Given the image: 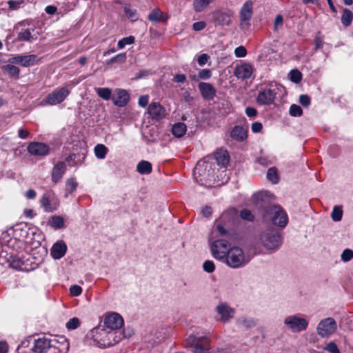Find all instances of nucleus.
Returning a JSON list of instances; mask_svg holds the SVG:
<instances>
[{
	"label": "nucleus",
	"mask_w": 353,
	"mask_h": 353,
	"mask_svg": "<svg viewBox=\"0 0 353 353\" xmlns=\"http://www.w3.org/2000/svg\"><path fill=\"white\" fill-rule=\"evenodd\" d=\"M91 336L98 347L105 348L118 343L125 336L121 330L96 327L91 330Z\"/></svg>",
	"instance_id": "nucleus-1"
},
{
	"label": "nucleus",
	"mask_w": 353,
	"mask_h": 353,
	"mask_svg": "<svg viewBox=\"0 0 353 353\" xmlns=\"http://www.w3.org/2000/svg\"><path fill=\"white\" fill-rule=\"evenodd\" d=\"M250 260L251 256L248 253L238 246H233L230 248L223 262L231 268L237 269L245 266Z\"/></svg>",
	"instance_id": "nucleus-2"
},
{
	"label": "nucleus",
	"mask_w": 353,
	"mask_h": 353,
	"mask_svg": "<svg viewBox=\"0 0 353 353\" xmlns=\"http://www.w3.org/2000/svg\"><path fill=\"white\" fill-rule=\"evenodd\" d=\"M259 242L269 252H274L282 244V238L280 233L273 228H270L261 232L259 236Z\"/></svg>",
	"instance_id": "nucleus-3"
},
{
	"label": "nucleus",
	"mask_w": 353,
	"mask_h": 353,
	"mask_svg": "<svg viewBox=\"0 0 353 353\" xmlns=\"http://www.w3.org/2000/svg\"><path fill=\"white\" fill-rule=\"evenodd\" d=\"M210 333L203 336H189L186 339V344L192 348L193 353H209L210 345Z\"/></svg>",
	"instance_id": "nucleus-4"
},
{
	"label": "nucleus",
	"mask_w": 353,
	"mask_h": 353,
	"mask_svg": "<svg viewBox=\"0 0 353 353\" xmlns=\"http://www.w3.org/2000/svg\"><path fill=\"white\" fill-rule=\"evenodd\" d=\"M264 216L269 219L274 225L281 228H284L288 223L286 212L279 205H274L267 208Z\"/></svg>",
	"instance_id": "nucleus-5"
},
{
	"label": "nucleus",
	"mask_w": 353,
	"mask_h": 353,
	"mask_svg": "<svg viewBox=\"0 0 353 353\" xmlns=\"http://www.w3.org/2000/svg\"><path fill=\"white\" fill-rule=\"evenodd\" d=\"M212 172L211 163L205 160H200L194 169L193 175L199 183L203 185L212 180Z\"/></svg>",
	"instance_id": "nucleus-6"
},
{
	"label": "nucleus",
	"mask_w": 353,
	"mask_h": 353,
	"mask_svg": "<svg viewBox=\"0 0 353 353\" xmlns=\"http://www.w3.org/2000/svg\"><path fill=\"white\" fill-rule=\"evenodd\" d=\"M285 325L292 332H301L305 331L309 325L308 321L301 314H293L285 317Z\"/></svg>",
	"instance_id": "nucleus-7"
},
{
	"label": "nucleus",
	"mask_w": 353,
	"mask_h": 353,
	"mask_svg": "<svg viewBox=\"0 0 353 353\" xmlns=\"http://www.w3.org/2000/svg\"><path fill=\"white\" fill-rule=\"evenodd\" d=\"M210 250L212 256L216 259L223 261L227 256L228 252H229L230 248L229 242L225 239H217L212 241V238L210 239Z\"/></svg>",
	"instance_id": "nucleus-8"
},
{
	"label": "nucleus",
	"mask_w": 353,
	"mask_h": 353,
	"mask_svg": "<svg viewBox=\"0 0 353 353\" xmlns=\"http://www.w3.org/2000/svg\"><path fill=\"white\" fill-rule=\"evenodd\" d=\"M336 330V321L332 317H327L321 320L316 327L317 334L322 338L329 337L333 334Z\"/></svg>",
	"instance_id": "nucleus-9"
},
{
	"label": "nucleus",
	"mask_w": 353,
	"mask_h": 353,
	"mask_svg": "<svg viewBox=\"0 0 353 353\" xmlns=\"http://www.w3.org/2000/svg\"><path fill=\"white\" fill-rule=\"evenodd\" d=\"M5 263H7L9 267L17 270L28 271L25 262L19 256L2 251L0 253V263L4 265Z\"/></svg>",
	"instance_id": "nucleus-10"
},
{
	"label": "nucleus",
	"mask_w": 353,
	"mask_h": 353,
	"mask_svg": "<svg viewBox=\"0 0 353 353\" xmlns=\"http://www.w3.org/2000/svg\"><path fill=\"white\" fill-rule=\"evenodd\" d=\"M70 90L63 87L48 94L42 103L44 105H56L63 102L70 94Z\"/></svg>",
	"instance_id": "nucleus-11"
},
{
	"label": "nucleus",
	"mask_w": 353,
	"mask_h": 353,
	"mask_svg": "<svg viewBox=\"0 0 353 353\" xmlns=\"http://www.w3.org/2000/svg\"><path fill=\"white\" fill-rule=\"evenodd\" d=\"M40 204L46 212H53L58 208L59 203L53 192H48L41 197Z\"/></svg>",
	"instance_id": "nucleus-12"
},
{
	"label": "nucleus",
	"mask_w": 353,
	"mask_h": 353,
	"mask_svg": "<svg viewBox=\"0 0 353 353\" xmlns=\"http://www.w3.org/2000/svg\"><path fill=\"white\" fill-rule=\"evenodd\" d=\"M253 2L250 0L245 1L240 10V26L245 29L250 25L253 14Z\"/></svg>",
	"instance_id": "nucleus-13"
},
{
	"label": "nucleus",
	"mask_w": 353,
	"mask_h": 353,
	"mask_svg": "<svg viewBox=\"0 0 353 353\" xmlns=\"http://www.w3.org/2000/svg\"><path fill=\"white\" fill-rule=\"evenodd\" d=\"M38 60L37 56L35 54H17L10 58L8 62L19 64L23 67H29L37 64Z\"/></svg>",
	"instance_id": "nucleus-14"
},
{
	"label": "nucleus",
	"mask_w": 353,
	"mask_h": 353,
	"mask_svg": "<svg viewBox=\"0 0 353 353\" xmlns=\"http://www.w3.org/2000/svg\"><path fill=\"white\" fill-rule=\"evenodd\" d=\"M276 95L275 88H266L259 91L256 101L260 105H270L274 102Z\"/></svg>",
	"instance_id": "nucleus-15"
},
{
	"label": "nucleus",
	"mask_w": 353,
	"mask_h": 353,
	"mask_svg": "<svg viewBox=\"0 0 353 353\" xmlns=\"http://www.w3.org/2000/svg\"><path fill=\"white\" fill-rule=\"evenodd\" d=\"M216 312L220 316L219 321L227 323L234 317V309L226 303H221L216 307Z\"/></svg>",
	"instance_id": "nucleus-16"
},
{
	"label": "nucleus",
	"mask_w": 353,
	"mask_h": 353,
	"mask_svg": "<svg viewBox=\"0 0 353 353\" xmlns=\"http://www.w3.org/2000/svg\"><path fill=\"white\" fill-rule=\"evenodd\" d=\"M104 324L110 330H120L119 329L123 325V319L120 314L112 313L105 316Z\"/></svg>",
	"instance_id": "nucleus-17"
},
{
	"label": "nucleus",
	"mask_w": 353,
	"mask_h": 353,
	"mask_svg": "<svg viewBox=\"0 0 353 353\" xmlns=\"http://www.w3.org/2000/svg\"><path fill=\"white\" fill-rule=\"evenodd\" d=\"M148 113L153 120L160 121L165 118L166 110L159 103L152 102L148 105Z\"/></svg>",
	"instance_id": "nucleus-18"
},
{
	"label": "nucleus",
	"mask_w": 353,
	"mask_h": 353,
	"mask_svg": "<svg viewBox=\"0 0 353 353\" xmlns=\"http://www.w3.org/2000/svg\"><path fill=\"white\" fill-rule=\"evenodd\" d=\"M50 147L41 142H31L28 146V151L34 156H46L50 152Z\"/></svg>",
	"instance_id": "nucleus-19"
},
{
	"label": "nucleus",
	"mask_w": 353,
	"mask_h": 353,
	"mask_svg": "<svg viewBox=\"0 0 353 353\" xmlns=\"http://www.w3.org/2000/svg\"><path fill=\"white\" fill-rule=\"evenodd\" d=\"M253 72V68L249 63H244L240 65H236L234 68V76L241 80L250 79Z\"/></svg>",
	"instance_id": "nucleus-20"
},
{
	"label": "nucleus",
	"mask_w": 353,
	"mask_h": 353,
	"mask_svg": "<svg viewBox=\"0 0 353 353\" xmlns=\"http://www.w3.org/2000/svg\"><path fill=\"white\" fill-rule=\"evenodd\" d=\"M112 100L115 105L123 107L129 101V94L125 90L117 89L112 95Z\"/></svg>",
	"instance_id": "nucleus-21"
},
{
	"label": "nucleus",
	"mask_w": 353,
	"mask_h": 353,
	"mask_svg": "<svg viewBox=\"0 0 353 353\" xmlns=\"http://www.w3.org/2000/svg\"><path fill=\"white\" fill-rule=\"evenodd\" d=\"M198 87L204 99L212 100L215 97L216 90L210 83L201 82L199 83Z\"/></svg>",
	"instance_id": "nucleus-22"
},
{
	"label": "nucleus",
	"mask_w": 353,
	"mask_h": 353,
	"mask_svg": "<svg viewBox=\"0 0 353 353\" xmlns=\"http://www.w3.org/2000/svg\"><path fill=\"white\" fill-rule=\"evenodd\" d=\"M51 344H53V339L46 337L39 338L34 340L33 351L35 353H46Z\"/></svg>",
	"instance_id": "nucleus-23"
},
{
	"label": "nucleus",
	"mask_w": 353,
	"mask_h": 353,
	"mask_svg": "<svg viewBox=\"0 0 353 353\" xmlns=\"http://www.w3.org/2000/svg\"><path fill=\"white\" fill-rule=\"evenodd\" d=\"M67 249V245L63 241H58L51 248V256L54 259H60L65 254Z\"/></svg>",
	"instance_id": "nucleus-24"
},
{
	"label": "nucleus",
	"mask_w": 353,
	"mask_h": 353,
	"mask_svg": "<svg viewBox=\"0 0 353 353\" xmlns=\"http://www.w3.org/2000/svg\"><path fill=\"white\" fill-rule=\"evenodd\" d=\"M232 12L216 11L213 13V19L216 24L228 26L231 23Z\"/></svg>",
	"instance_id": "nucleus-25"
},
{
	"label": "nucleus",
	"mask_w": 353,
	"mask_h": 353,
	"mask_svg": "<svg viewBox=\"0 0 353 353\" xmlns=\"http://www.w3.org/2000/svg\"><path fill=\"white\" fill-rule=\"evenodd\" d=\"M169 19L167 13L162 12L159 8L153 9L148 16V19L154 23L165 22Z\"/></svg>",
	"instance_id": "nucleus-26"
},
{
	"label": "nucleus",
	"mask_w": 353,
	"mask_h": 353,
	"mask_svg": "<svg viewBox=\"0 0 353 353\" xmlns=\"http://www.w3.org/2000/svg\"><path fill=\"white\" fill-rule=\"evenodd\" d=\"M230 137L235 141H243L248 137V130L243 126L236 125L232 129Z\"/></svg>",
	"instance_id": "nucleus-27"
},
{
	"label": "nucleus",
	"mask_w": 353,
	"mask_h": 353,
	"mask_svg": "<svg viewBox=\"0 0 353 353\" xmlns=\"http://www.w3.org/2000/svg\"><path fill=\"white\" fill-rule=\"evenodd\" d=\"M66 170V165L64 162H59L57 163L52 172V180L54 183H57L63 176Z\"/></svg>",
	"instance_id": "nucleus-28"
},
{
	"label": "nucleus",
	"mask_w": 353,
	"mask_h": 353,
	"mask_svg": "<svg viewBox=\"0 0 353 353\" xmlns=\"http://www.w3.org/2000/svg\"><path fill=\"white\" fill-rule=\"evenodd\" d=\"M214 158L217 164L221 167H225L229 163V154L226 150H218L214 155Z\"/></svg>",
	"instance_id": "nucleus-29"
},
{
	"label": "nucleus",
	"mask_w": 353,
	"mask_h": 353,
	"mask_svg": "<svg viewBox=\"0 0 353 353\" xmlns=\"http://www.w3.org/2000/svg\"><path fill=\"white\" fill-rule=\"evenodd\" d=\"M48 225L54 230H59L65 228L63 218L61 216L54 215L48 220Z\"/></svg>",
	"instance_id": "nucleus-30"
},
{
	"label": "nucleus",
	"mask_w": 353,
	"mask_h": 353,
	"mask_svg": "<svg viewBox=\"0 0 353 353\" xmlns=\"http://www.w3.org/2000/svg\"><path fill=\"white\" fill-rule=\"evenodd\" d=\"M84 159V154H72L69 155L65 160L70 166H77L81 165Z\"/></svg>",
	"instance_id": "nucleus-31"
},
{
	"label": "nucleus",
	"mask_w": 353,
	"mask_h": 353,
	"mask_svg": "<svg viewBox=\"0 0 353 353\" xmlns=\"http://www.w3.org/2000/svg\"><path fill=\"white\" fill-rule=\"evenodd\" d=\"M37 37L32 34L30 29L26 28L21 30L18 34L17 39L20 41L32 42L37 39Z\"/></svg>",
	"instance_id": "nucleus-32"
},
{
	"label": "nucleus",
	"mask_w": 353,
	"mask_h": 353,
	"mask_svg": "<svg viewBox=\"0 0 353 353\" xmlns=\"http://www.w3.org/2000/svg\"><path fill=\"white\" fill-rule=\"evenodd\" d=\"M187 131V127L185 123L179 122L175 123L172 128V132L176 137H183Z\"/></svg>",
	"instance_id": "nucleus-33"
},
{
	"label": "nucleus",
	"mask_w": 353,
	"mask_h": 353,
	"mask_svg": "<svg viewBox=\"0 0 353 353\" xmlns=\"http://www.w3.org/2000/svg\"><path fill=\"white\" fill-rule=\"evenodd\" d=\"M137 171L141 174H148L152 172V164L149 161H141L137 166Z\"/></svg>",
	"instance_id": "nucleus-34"
},
{
	"label": "nucleus",
	"mask_w": 353,
	"mask_h": 353,
	"mask_svg": "<svg viewBox=\"0 0 353 353\" xmlns=\"http://www.w3.org/2000/svg\"><path fill=\"white\" fill-rule=\"evenodd\" d=\"M270 193L268 191H261L254 193L252 196V198L256 205H261L260 203L261 202L262 205L263 203L265 202V200L270 197Z\"/></svg>",
	"instance_id": "nucleus-35"
},
{
	"label": "nucleus",
	"mask_w": 353,
	"mask_h": 353,
	"mask_svg": "<svg viewBox=\"0 0 353 353\" xmlns=\"http://www.w3.org/2000/svg\"><path fill=\"white\" fill-rule=\"evenodd\" d=\"M353 19V12L347 8L343 10L341 15V23L345 27L350 26Z\"/></svg>",
	"instance_id": "nucleus-36"
},
{
	"label": "nucleus",
	"mask_w": 353,
	"mask_h": 353,
	"mask_svg": "<svg viewBox=\"0 0 353 353\" xmlns=\"http://www.w3.org/2000/svg\"><path fill=\"white\" fill-rule=\"evenodd\" d=\"M95 91L98 96L103 100L108 101L112 99V90L108 88H97Z\"/></svg>",
	"instance_id": "nucleus-37"
},
{
	"label": "nucleus",
	"mask_w": 353,
	"mask_h": 353,
	"mask_svg": "<svg viewBox=\"0 0 353 353\" xmlns=\"http://www.w3.org/2000/svg\"><path fill=\"white\" fill-rule=\"evenodd\" d=\"M95 156L99 159H105L108 149L103 144H97L94 149Z\"/></svg>",
	"instance_id": "nucleus-38"
},
{
	"label": "nucleus",
	"mask_w": 353,
	"mask_h": 353,
	"mask_svg": "<svg viewBox=\"0 0 353 353\" xmlns=\"http://www.w3.org/2000/svg\"><path fill=\"white\" fill-rule=\"evenodd\" d=\"M212 0H194L193 8L195 12H202Z\"/></svg>",
	"instance_id": "nucleus-39"
},
{
	"label": "nucleus",
	"mask_w": 353,
	"mask_h": 353,
	"mask_svg": "<svg viewBox=\"0 0 353 353\" xmlns=\"http://www.w3.org/2000/svg\"><path fill=\"white\" fill-rule=\"evenodd\" d=\"M124 12L126 17L132 21H136L139 19V14L137 10L131 8L129 6H124Z\"/></svg>",
	"instance_id": "nucleus-40"
},
{
	"label": "nucleus",
	"mask_w": 353,
	"mask_h": 353,
	"mask_svg": "<svg viewBox=\"0 0 353 353\" xmlns=\"http://www.w3.org/2000/svg\"><path fill=\"white\" fill-rule=\"evenodd\" d=\"M2 69L7 72L11 77H19L20 70L18 67L12 64H7L3 65Z\"/></svg>",
	"instance_id": "nucleus-41"
},
{
	"label": "nucleus",
	"mask_w": 353,
	"mask_h": 353,
	"mask_svg": "<svg viewBox=\"0 0 353 353\" xmlns=\"http://www.w3.org/2000/svg\"><path fill=\"white\" fill-rule=\"evenodd\" d=\"M342 216H343V210H342L341 206H339V205L334 206L332 213H331L332 219L335 222H338L342 219Z\"/></svg>",
	"instance_id": "nucleus-42"
},
{
	"label": "nucleus",
	"mask_w": 353,
	"mask_h": 353,
	"mask_svg": "<svg viewBox=\"0 0 353 353\" xmlns=\"http://www.w3.org/2000/svg\"><path fill=\"white\" fill-rule=\"evenodd\" d=\"M66 188H65V196H68V194H72L77 188L78 183L76 180L73 178L69 179L66 181Z\"/></svg>",
	"instance_id": "nucleus-43"
},
{
	"label": "nucleus",
	"mask_w": 353,
	"mask_h": 353,
	"mask_svg": "<svg viewBox=\"0 0 353 353\" xmlns=\"http://www.w3.org/2000/svg\"><path fill=\"white\" fill-rule=\"evenodd\" d=\"M238 323L246 328L253 327L256 325V321L252 318H241L238 319Z\"/></svg>",
	"instance_id": "nucleus-44"
},
{
	"label": "nucleus",
	"mask_w": 353,
	"mask_h": 353,
	"mask_svg": "<svg viewBox=\"0 0 353 353\" xmlns=\"http://www.w3.org/2000/svg\"><path fill=\"white\" fill-rule=\"evenodd\" d=\"M267 178L274 184L279 182V176L276 168L272 167L268 169L267 172Z\"/></svg>",
	"instance_id": "nucleus-45"
},
{
	"label": "nucleus",
	"mask_w": 353,
	"mask_h": 353,
	"mask_svg": "<svg viewBox=\"0 0 353 353\" xmlns=\"http://www.w3.org/2000/svg\"><path fill=\"white\" fill-rule=\"evenodd\" d=\"M134 37L133 36H129L120 39L118 41L117 46L119 49L123 48L127 45L132 44L134 42Z\"/></svg>",
	"instance_id": "nucleus-46"
},
{
	"label": "nucleus",
	"mask_w": 353,
	"mask_h": 353,
	"mask_svg": "<svg viewBox=\"0 0 353 353\" xmlns=\"http://www.w3.org/2000/svg\"><path fill=\"white\" fill-rule=\"evenodd\" d=\"M80 325V321L77 317L70 319L65 324V327L69 330H75Z\"/></svg>",
	"instance_id": "nucleus-47"
},
{
	"label": "nucleus",
	"mask_w": 353,
	"mask_h": 353,
	"mask_svg": "<svg viewBox=\"0 0 353 353\" xmlns=\"http://www.w3.org/2000/svg\"><path fill=\"white\" fill-rule=\"evenodd\" d=\"M126 61V54L125 52L118 54L117 55L111 58L108 61V64L113 63H123Z\"/></svg>",
	"instance_id": "nucleus-48"
},
{
	"label": "nucleus",
	"mask_w": 353,
	"mask_h": 353,
	"mask_svg": "<svg viewBox=\"0 0 353 353\" xmlns=\"http://www.w3.org/2000/svg\"><path fill=\"white\" fill-rule=\"evenodd\" d=\"M290 79L294 83H299L302 79V74L298 70H292L289 74Z\"/></svg>",
	"instance_id": "nucleus-49"
},
{
	"label": "nucleus",
	"mask_w": 353,
	"mask_h": 353,
	"mask_svg": "<svg viewBox=\"0 0 353 353\" xmlns=\"http://www.w3.org/2000/svg\"><path fill=\"white\" fill-rule=\"evenodd\" d=\"M289 112L292 117H300L303 114V110L299 105L293 104L290 106Z\"/></svg>",
	"instance_id": "nucleus-50"
},
{
	"label": "nucleus",
	"mask_w": 353,
	"mask_h": 353,
	"mask_svg": "<svg viewBox=\"0 0 353 353\" xmlns=\"http://www.w3.org/2000/svg\"><path fill=\"white\" fill-rule=\"evenodd\" d=\"M341 260L343 262H348L353 259V251L350 249H345L341 255Z\"/></svg>",
	"instance_id": "nucleus-51"
},
{
	"label": "nucleus",
	"mask_w": 353,
	"mask_h": 353,
	"mask_svg": "<svg viewBox=\"0 0 353 353\" xmlns=\"http://www.w3.org/2000/svg\"><path fill=\"white\" fill-rule=\"evenodd\" d=\"M203 269L208 273H212L215 270V265L212 261L207 260L203 263Z\"/></svg>",
	"instance_id": "nucleus-52"
},
{
	"label": "nucleus",
	"mask_w": 353,
	"mask_h": 353,
	"mask_svg": "<svg viewBox=\"0 0 353 353\" xmlns=\"http://www.w3.org/2000/svg\"><path fill=\"white\" fill-rule=\"evenodd\" d=\"M58 342L53 339V344H51L48 349L46 353H65L63 352L62 350L57 346Z\"/></svg>",
	"instance_id": "nucleus-53"
},
{
	"label": "nucleus",
	"mask_w": 353,
	"mask_h": 353,
	"mask_svg": "<svg viewBox=\"0 0 353 353\" xmlns=\"http://www.w3.org/2000/svg\"><path fill=\"white\" fill-rule=\"evenodd\" d=\"M240 216H241V219L246 220V221H252L254 219V216L252 215L250 210H249L248 209H243V210H241V213H240Z\"/></svg>",
	"instance_id": "nucleus-54"
},
{
	"label": "nucleus",
	"mask_w": 353,
	"mask_h": 353,
	"mask_svg": "<svg viewBox=\"0 0 353 353\" xmlns=\"http://www.w3.org/2000/svg\"><path fill=\"white\" fill-rule=\"evenodd\" d=\"M324 350L330 353H341L336 344L333 341L328 343Z\"/></svg>",
	"instance_id": "nucleus-55"
},
{
	"label": "nucleus",
	"mask_w": 353,
	"mask_h": 353,
	"mask_svg": "<svg viewBox=\"0 0 353 353\" xmlns=\"http://www.w3.org/2000/svg\"><path fill=\"white\" fill-rule=\"evenodd\" d=\"M70 293L72 296H78L82 293V288L77 285H73L70 288Z\"/></svg>",
	"instance_id": "nucleus-56"
},
{
	"label": "nucleus",
	"mask_w": 353,
	"mask_h": 353,
	"mask_svg": "<svg viewBox=\"0 0 353 353\" xmlns=\"http://www.w3.org/2000/svg\"><path fill=\"white\" fill-rule=\"evenodd\" d=\"M314 43L315 46V50L320 49L323 47L324 43L323 38L320 33L316 34V36L315 37Z\"/></svg>",
	"instance_id": "nucleus-57"
},
{
	"label": "nucleus",
	"mask_w": 353,
	"mask_h": 353,
	"mask_svg": "<svg viewBox=\"0 0 353 353\" xmlns=\"http://www.w3.org/2000/svg\"><path fill=\"white\" fill-rule=\"evenodd\" d=\"M234 54L238 58H242L246 56L247 51L245 47L239 46L234 50Z\"/></svg>",
	"instance_id": "nucleus-58"
},
{
	"label": "nucleus",
	"mask_w": 353,
	"mask_h": 353,
	"mask_svg": "<svg viewBox=\"0 0 353 353\" xmlns=\"http://www.w3.org/2000/svg\"><path fill=\"white\" fill-rule=\"evenodd\" d=\"M199 77L201 79H208L212 76V72L209 69H202L199 72Z\"/></svg>",
	"instance_id": "nucleus-59"
},
{
	"label": "nucleus",
	"mask_w": 353,
	"mask_h": 353,
	"mask_svg": "<svg viewBox=\"0 0 353 353\" xmlns=\"http://www.w3.org/2000/svg\"><path fill=\"white\" fill-rule=\"evenodd\" d=\"M258 162L262 165H268L273 163V158H270L268 157H261L258 159Z\"/></svg>",
	"instance_id": "nucleus-60"
},
{
	"label": "nucleus",
	"mask_w": 353,
	"mask_h": 353,
	"mask_svg": "<svg viewBox=\"0 0 353 353\" xmlns=\"http://www.w3.org/2000/svg\"><path fill=\"white\" fill-rule=\"evenodd\" d=\"M299 103L304 107H307L310 103V98L306 94H301L299 97Z\"/></svg>",
	"instance_id": "nucleus-61"
},
{
	"label": "nucleus",
	"mask_w": 353,
	"mask_h": 353,
	"mask_svg": "<svg viewBox=\"0 0 353 353\" xmlns=\"http://www.w3.org/2000/svg\"><path fill=\"white\" fill-rule=\"evenodd\" d=\"M216 230L221 236L228 235V230L225 228V226L221 223V221L216 223Z\"/></svg>",
	"instance_id": "nucleus-62"
},
{
	"label": "nucleus",
	"mask_w": 353,
	"mask_h": 353,
	"mask_svg": "<svg viewBox=\"0 0 353 353\" xmlns=\"http://www.w3.org/2000/svg\"><path fill=\"white\" fill-rule=\"evenodd\" d=\"M206 27V23L204 21L195 22L192 25V28L195 31H200Z\"/></svg>",
	"instance_id": "nucleus-63"
},
{
	"label": "nucleus",
	"mask_w": 353,
	"mask_h": 353,
	"mask_svg": "<svg viewBox=\"0 0 353 353\" xmlns=\"http://www.w3.org/2000/svg\"><path fill=\"white\" fill-rule=\"evenodd\" d=\"M149 97L148 95H142L139 98V105L142 108H145L148 103Z\"/></svg>",
	"instance_id": "nucleus-64"
}]
</instances>
